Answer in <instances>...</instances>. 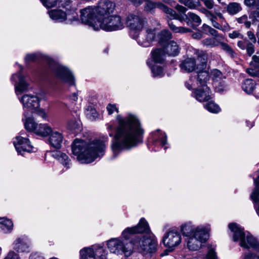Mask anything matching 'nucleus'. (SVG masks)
Masks as SVG:
<instances>
[{
	"label": "nucleus",
	"mask_w": 259,
	"mask_h": 259,
	"mask_svg": "<svg viewBox=\"0 0 259 259\" xmlns=\"http://www.w3.org/2000/svg\"><path fill=\"white\" fill-rule=\"evenodd\" d=\"M116 126L111 123L106 124L109 136H113L111 150L112 158H116L123 150H130L143 142L145 130L138 116L128 112L125 115H118L116 117Z\"/></svg>",
	"instance_id": "f257e3e1"
},
{
	"label": "nucleus",
	"mask_w": 259,
	"mask_h": 259,
	"mask_svg": "<svg viewBox=\"0 0 259 259\" xmlns=\"http://www.w3.org/2000/svg\"><path fill=\"white\" fill-rule=\"evenodd\" d=\"M115 4L108 0H100L96 6H89L80 11L82 22L95 30L113 31L125 27V20L113 13Z\"/></svg>",
	"instance_id": "f03ea898"
},
{
	"label": "nucleus",
	"mask_w": 259,
	"mask_h": 259,
	"mask_svg": "<svg viewBox=\"0 0 259 259\" xmlns=\"http://www.w3.org/2000/svg\"><path fill=\"white\" fill-rule=\"evenodd\" d=\"M179 230L187 248L190 250L196 251L206 242L210 227L208 224L196 226L193 222L187 221L180 226Z\"/></svg>",
	"instance_id": "7ed1b4c3"
},
{
	"label": "nucleus",
	"mask_w": 259,
	"mask_h": 259,
	"mask_svg": "<svg viewBox=\"0 0 259 259\" xmlns=\"http://www.w3.org/2000/svg\"><path fill=\"white\" fill-rule=\"evenodd\" d=\"M105 147V141L94 140L87 143L76 139L72 144L71 149L73 154L77 156L80 163H90L104 154Z\"/></svg>",
	"instance_id": "20e7f679"
},
{
	"label": "nucleus",
	"mask_w": 259,
	"mask_h": 259,
	"mask_svg": "<svg viewBox=\"0 0 259 259\" xmlns=\"http://www.w3.org/2000/svg\"><path fill=\"white\" fill-rule=\"evenodd\" d=\"M23 67L19 66V71L13 74L11 77V81L15 86V91L20 102L23 104L24 108L33 110L39 106V99L34 95L25 94L22 97H19L24 92L27 91L29 87V82L22 74Z\"/></svg>",
	"instance_id": "39448f33"
},
{
	"label": "nucleus",
	"mask_w": 259,
	"mask_h": 259,
	"mask_svg": "<svg viewBox=\"0 0 259 259\" xmlns=\"http://www.w3.org/2000/svg\"><path fill=\"white\" fill-rule=\"evenodd\" d=\"M36 60H42L46 62L49 65L50 71L61 82L66 83L69 85H75V79L71 72L65 66L53 61L47 55L40 52H36L28 54L25 57L26 63Z\"/></svg>",
	"instance_id": "423d86ee"
},
{
	"label": "nucleus",
	"mask_w": 259,
	"mask_h": 259,
	"mask_svg": "<svg viewBox=\"0 0 259 259\" xmlns=\"http://www.w3.org/2000/svg\"><path fill=\"white\" fill-rule=\"evenodd\" d=\"M187 57L183 60L180 64V67L183 71L191 72L197 69H203L206 68L208 59L207 54L192 47L187 51Z\"/></svg>",
	"instance_id": "0eeeda50"
},
{
	"label": "nucleus",
	"mask_w": 259,
	"mask_h": 259,
	"mask_svg": "<svg viewBox=\"0 0 259 259\" xmlns=\"http://www.w3.org/2000/svg\"><path fill=\"white\" fill-rule=\"evenodd\" d=\"M228 227L231 231L230 235L234 242L239 241L242 247L259 251V242L248 232H244L243 228L236 223L229 224Z\"/></svg>",
	"instance_id": "6e6552de"
},
{
	"label": "nucleus",
	"mask_w": 259,
	"mask_h": 259,
	"mask_svg": "<svg viewBox=\"0 0 259 259\" xmlns=\"http://www.w3.org/2000/svg\"><path fill=\"white\" fill-rule=\"evenodd\" d=\"M62 9H54L49 11L50 18L57 22H65L67 24H72L78 20V14L75 9L72 7L71 1L66 0L61 4Z\"/></svg>",
	"instance_id": "1a4fd4ad"
},
{
	"label": "nucleus",
	"mask_w": 259,
	"mask_h": 259,
	"mask_svg": "<svg viewBox=\"0 0 259 259\" xmlns=\"http://www.w3.org/2000/svg\"><path fill=\"white\" fill-rule=\"evenodd\" d=\"M106 244L112 253L117 255L123 254L128 257L133 252V240L130 242H125L120 237L112 238L107 241Z\"/></svg>",
	"instance_id": "9d476101"
},
{
	"label": "nucleus",
	"mask_w": 259,
	"mask_h": 259,
	"mask_svg": "<svg viewBox=\"0 0 259 259\" xmlns=\"http://www.w3.org/2000/svg\"><path fill=\"white\" fill-rule=\"evenodd\" d=\"M133 243L134 249H138L144 254L154 253L158 245L157 239L153 234L136 237L133 240Z\"/></svg>",
	"instance_id": "9b49d317"
},
{
	"label": "nucleus",
	"mask_w": 259,
	"mask_h": 259,
	"mask_svg": "<svg viewBox=\"0 0 259 259\" xmlns=\"http://www.w3.org/2000/svg\"><path fill=\"white\" fill-rule=\"evenodd\" d=\"M28 113L24 112L23 116L24 118H22L25 129L29 131L33 132L36 135L46 137L49 136L52 132V127L47 123H37L34 119L28 117Z\"/></svg>",
	"instance_id": "f8f14e48"
},
{
	"label": "nucleus",
	"mask_w": 259,
	"mask_h": 259,
	"mask_svg": "<svg viewBox=\"0 0 259 259\" xmlns=\"http://www.w3.org/2000/svg\"><path fill=\"white\" fill-rule=\"evenodd\" d=\"M108 252L99 245L84 247L80 250V259H107Z\"/></svg>",
	"instance_id": "ddd939ff"
},
{
	"label": "nucleus",
	"mask_w": 259,
	"mask_h": 259,
	"mask_svg": "<svg viewBox=\"0 0 259 259\" xmlns=\"http://www.w3.org/2000/svg\"><path fill=\"white\" fill-rule=\"evenodd\" d=\"M176 230L167 231L163 236L162 242L164 246L170 250H173L182 242V235Z\"/></svg>",
	"instance_id": "4468645a"
},
{
	"label": "nucleus",
	"mask_w": 259,
	"mask_h": 259,
	"mask_svg": "<svg viewBox=\"0 0 259 259\" xmlns=\"http://www.w3.org/2000/svg\"><path fill=\"white\" fill-rule=\"evenodd\" d=\"M146 22L140 14H130L126 18L125 23L131 31H140Z\"/></svg>",
	"instance_id": "2eb2a0df"
},
{
	"label": "nucleus",
	"mask_w": 259,
	"mask_h": 259,
	"mask_svg": "<svg viewBox=\"0 0 259 259\" xmlns=\"http://www.w3.org/2000/svg\"><path fill=\"white\" fill-rule=\"evenodd\" d=\"M145 3L144 10L147 12H150L156 8H158L164 12L166 17L170 19V18H175L176 17V11L167 7L161 2H154L150 0H144L143 3Z\"/></svg>",
	"instance_id": "dca6fc26"
},
{
	"label": "nucleus",
	"mask_w": 259,
	"mask_h": 259,
	"mask_svg": "<svg viewBox=\"0 0 259 259\" xmlns=\"http://www.w3.org/2000/svg\"><path fill=\"white\" fill-rule=\"evenodd\" d=\"M23 133H20V135L16 136L13 139V144L18 154L23 155L25 152H30L32 151L33 147L30 143L28 139L22 136Z\"/></svg>",
	"instance_id": "f3484780"
},
{
	"label": "nucleus",
	"mask_w": 259,
	"mask_h": 259,
	"mask_svg": "<svg viewBox=\"0 0 259 259\" xmlns=\"http://www.w3.org/2000/svg\"><path fill=\"white\" fill-rule=\"evenodd\" d=\"M155 29L147 28L145 32L138 38L137 42L143 47H150L155 38Z\"/></svg>",
	"instance_id": "a211bd4d"
},
{
	"label": "nucleus",
	"mask_w": 259,
	"mask_h": 259,
	"mask_svg": "<svg viewBox=\"0 0 259 259\" xmlns=\"http://www.w3.org/2000/svg\"><path fill=\"white\" fill-rule=\"evenodd\" d=\"M176 17L170 18V20L176 19L183 22L185 21L188 25H192V22L196 24L197 26L199 25L201 23V20L199 16L193 12H188L187 15H185V18L182 15L178 14L176 12Z\"/></svg>",
	"instance_id": "6ab92c4d"
},
{
	"label": "nucleus",
	"mask_w": 259,
	"mask_h": 259,
	"mask_svg": "<svg viewBox=\"0 0 259 259\" xmlns=\"http://www.w3.org/2000/svg\"><path fill=\"white\" fill-rule=\"evenodd\" d=\"M201 87L192 92V96L199 102H207L211 98V91L207 86Z\"/></svg>",
	"instance_id": "aec40b11"
},
{
	"label": "nucleus",
	"mask_w": 259,
	"mask_h": 259,
	"mask_svg": "<svg viewBox=\"0 0 259 259\" xmlns=\"http://www.w3.org/2000/svg\"><path fill=\"white\" fill-rule=\"evenodd\" d=\"M13 245L14 249L19 252H29L31 249L30 241L27 237L25 236L16 239Z\"/></svg>",
	"instance_id": "412c9836"
},
{
	"label": "nucleus",
	"mask_w": 259,
	"mask_h": 259,
	"mask_svg": "<svg viewBox=\"0 0 259 259\" xmlns=\"http://www.w3.org/2000/svg\"><path fill=\"white\" fill-rule=\"evenodd\" d=\"M49 136L48 142L50 145L56 149H60L64 140L62 133L52 130Z\"/></svg>",
	"instance_id": "4be33fe9"
},
{
	"label": "nucleus",
	"mask_w": 259,
	"mask_h": 259,
	"mask_svg": "<svg viewBox=\"0 0 259 259\" xmlns=\"http://www.w3.org/2000/svg\"><path fill=\"white\" fill-rule=\"evenodd\" d=\"M165 53L162 48L156 49L151 52L152 60H148L147 64L149 66H151L153 64L162 63L165 59Z\"/></svg>",
	"instance_id": "5701e85b"
},
{
	"label": "nucleus",
	"mask_w": 259,
	"mask_h": 259,
	"mask_svg": "<svg viewBox=\"0 0 259 259\" xmlns=\"http://www.w3.org/2000/svg\"><path fill=\"white\" fill-rule=\"evenodd\" d=\"M151 138L154 144H158L161 146H165L167 145V136L165 133L159 130H157L151 134Z\"/></svg>",
	"instance_id": "b1692460"
},
{
	"label": "nucleus",
	"mask_w": 259,
	"mask_h": 259,
	"mask_svg": "<svg viewBox=\"0 0 259 259\" xmlns=\"http://www.w3.org/2000/svg\"><path fill=\"white\" fill-rule=\"evenodd\" d=\"M216 15L217 16L210 20L213 27L223 31L227 29L229 27V25L225 20L223 14L218 12L216 13Z\"/></svg>",
	"instance_id": "393cba45"
},
{
	"label": "nucleus",
	"mask_w": 259,
	"mask_h": 259,
	"mask_svg": "<svg viewBox=\"0 0 259 259\" xmlns=\"http://www.w3.org/2000/svg\"><path fill=\"white\" fill-rule=\"evenodd\" d=\"M52 156L62 164L66 169L70 167L71 165V160L68 156L65 153L60 151H56L53 152Z\"/></svg>",
	"instance_id": "a878e982"
},
{
	"label": "nucleus",
	"mask_w": 259,
	"mask_h": 259,
	"mask_svg": "<svg viewBox=\"0 0 259 259\" xmlns=\"http://www.w3.org/2000/svg\"><path fill=\"white\" fill-rule=\"evenodd\" d=\"M163 46V48L162 49L164 50V52L169 56H175L180 52V48L177 42L174 41H170Z\"/></svg>",
	"instance_id": "bb28decb"
},
{
	"label": "nucleus",
	"mask_w": 259,
	"mask_h": 259,
	"mask_svg": "<svg viewBox=\"0 0 259 259\" xmlns=\"http://www.w3.org/2000/svg\"><path fill=\"white\" fill-rule=\"evenodd\" d=\"M250 67L246 69V72L249 75L255 76H259V57L254 55L250 62Z\"/></svg>",
	"instance_id": "cd10ccee"
},
{
	"label": "nucleus",
	"mask_w": 259,
	"mask_h": 259,
	"mask_svg": "<svg viewBox=\"0 0 259 259\" xmlns=\"http://www.w3.org/2000/svg\"><path fill=\"white\" fill-rule=\"evenodd\" d=\"M255 187L250 195V197L254 202L255 211L259 217V176L256 180H254Z\"/></svg>",
	"instance_id": "c85d7f7f"
},
{
	"label": "nucleus",
	"mask_w": 259,
	"mask_h": 259,
	"mask_svg": "<svg viewBox=\"0 0 259 259\" xmlns=\"http://www.w3.org/2000/svg\"><path fill=\"white\" fill-rule=\"evenodd\" d=\"M133 228H136L137 231H136V234H146V236H148L150 234H153L150 229L149 224L147 221L143 218H141L138 224V225Z\"/></svg>",
	"instance_id": "c756f323"
},
{
	"label": "nucleus",
	"mask_w": 259,
	"mask_h": 259,
	"mask_svg": "<svg viewBox=\"0 0 259 259\" xmlns=\"http://www.w3.org/2000/svg\"><path fill=\"white\" fill-rule=\"evenodd\" d=\"M207 67V66L206 67ZM198 73L197 81L200 86H207L206 83L207 81L209 80L210 76L209 73L206 70V68L202 70L197 69Z\"/></svg>",
	"instance_id": "7c9ffc66"
},
{
	"label": "nucleus",
	"mask_w": 259,
	"mask_h": 259,
	"mask_svg": "<svg viewBox=\"0 0 259 259\" xmlns=\"http://www.w3.org/2000/svg\"><path fill=\"white\" fill-rule=\"evenodd\" d=\"M0 229L5 233H11L13 229L12 221L6 218H0Z\"/></svg>",
	"instance_id": "2f4dec72"
},
{
	"label": "nucleus",
	"mask_w": 259,
	"mask_h": 259,
	"mask_svg": "<svg viewBox=\"0 0 259 259\" xmlns=\"http://www.w3.org/2000/svg\"><path fill=\"white\" fill-rule=\"evenodd\" d=\"M136 231H137L136 228H126L122 231L120 238H122L125 242H130L132 240H134L135 238L139 237V236H136L134 239L133 238V236L136 234Z\"/></svg>",
	"instance_id": "473e14b6"
},
{
	"label": "nucleus",
	"mask_w": 259,
	"mask_h": 259,
	"mask_svg": "<svg viewBox=\"0 0 259 259\" xmlns=\"http://www.w3.org/2000/svg\"><path fill=\"white\" fill-rule=\"evenodd\" d=\"M255 82L251 79H245L242 85L243 90L247 94H251L254 91Z\"/></svg>",
	"instance_id": "72a5a7b5"
},
{
	"label": "nucleus",
	"mask_w": 259,
	"mask_h": 259,
	"mask_svg": "<svg viewBox=\"0 0 259 259\" xmlns=\"http://www.w3.org/2000/svg\"><path fill=\"white\" fill-rule=\"evenodd\" d=\"M242 10V7L240 4L238 3H230L227 7V11L231 15H236Z\"/></svg>",
	"instance_id": "f704fd0d"
},
{
	"label": "nucleus",
	"mask_w": 259,
	"mask_h": 259,
	"mask_svg": "<svg viewBox=\"0 0 259 259\" xmlns=\"http://www.w3.org/2000/svg\"><path fill=\"white\" fill-rule=\"evenodd\" d=\"M171 33L167 30H163L159 34V43L164 46L171 38Z\"/></svg>",
	"instance_id": "c9c22d12"
},
{
	"label": "nucleus",
	"mask_w": 259,
	"mask_h": 259,
	"mask_svg": "<svg viewBox=\"0 0 259 259\" xmlns=\"http://www.w3.org/2000/svg\"><path fill=\"white\" fill-rule=\"evenodd\" d=\"M179 2L190 9H195L201 5L198 0H179Z\"/></svg>",
	"instance_id": "e433bc0d"
},
{
	"label": "nucleus",
	"mask_w": 259,
	"mask_h": 259,
	"mask_svg": "<svg viewBox=\"0 0 259 259\" xmlns=\"http://www.w3.org/2000/svg\"><path fill=\"white\" fill-rule=\"evenodd\" d=\"M80 120L76 119L68 121L67 128L73 133H77L80 128Z\"/></svg>",
	"instance_id": "4c0bfd02"
},
{
	"label": "nucleus",
	"mask_w": 259,
	"mask_h": 259,
	"mask_svg": "<svg viewBox=\"0 0 259 259\" xmlns=\"http://www.w3.org/2000/svg\"><path fill=\"white\" fill-rule=\"evenodd\" d=\"M204 107L208 111L213 113H218L221 111V108L219 105L213 101L208 102L204 105Z\"/></svg>",
	"instance_id": "58836bf2"
},
{
	"label": "nucleus",
	"mask_w": 259,
	"mask_h": 259,
	"mask_svg": "<svg viewBox=\"0 0 259 259\" xmlns=\"http://www.w3.org/2000/svg\"><path fill=\"white\" fill-rule=\"evenodd\" d=\"M168 26L170 29L175 33H187L190 32V29L184 27H177L172 22L168 21Z\"/></svg>",
	"instance_id": "ea45409f"
},
{
	"label": "nucleus",
	"mask_w": 259,
	"mask_h": 259,
	"mask_svg": "<svg viewBox=\"0 0 259 259\" xmlns=\"http://www.w3.org/2000/svg\"><path fill=\"white\" fill-rule=\"evenodd\" d=\"M209 76L211 77L214 82V83H217L218 82L222 80L224 78L222 72L218 69H213L210 73Z\"/></svg>",
	"instance_id": "a19ab883"
},
{
	"label": "nucleus",
	"mask_w": 259,
	"mask_h": 259,
	"mask_svg": "<svg viewBox=\"0 0 259 259\" xmlns=\"http://www.w3.org/2000/svg\"><path fill=\"white\" fill-rule=\"evenodd\" d=\"M149 67L151 68L153 76L162 77L164 75L163 70L161 67L155 64L151 65Z\"/></svg>",
	"instance_id": "79ce46f5"
},
{
	"label": "nucleus",
	"mask_w": 259,
	"mask_h": 259,
	"mask_svg": "<svg viewBox=\"0 0 259 259\" xmlns=\"http://www.w3.org/2000/svg\"><path fill=\"white\" fill-rule=\"evenodd\" d=\"M249 18L251 19L252 24L257 25L259 28V12L256 10L251 11L249 14Z\"/></svg>",
	"instance_id": "37998d69"
},
{
	"label": "nucleus",
	"mask_w": 259,
	"mask_h": 259,
	"mask_svg": "<svg viewBox=\"0 0 259 259\" xmlns=\"http://www.w3.org/2000/svg\"><path fill=\"white\" fill-rule=\"evenodd\" d=\"M219 45H220L221 49L230 55L231 57L234 58L235 56L236 53L227 44L219 42Z\"/></svg>",
	"instance_id": "c03bdc74"
},
{
	"label": "nucleus",
	"mask_w": 259,
	"mask_h": 259,
	"mask_svg": "<svg viewBox=\"0 0 259 259\" xmlns=\"http://www.w3.org/2000/svg\"><path fill=\"white\" fill-rule=\"evenodd\" d=\"M204 45L214 47L219 45V41L215 38H207L202 40Z\"/></svg>",
	"instance_id": "a18cd8bd"
},
{
	"label": "nucleus",
	"mask_w": 259,
	"mask_h": 259,
	"mask_svg": "<svg viewBox=\"0 0 259 259\" xmlns=\"http://www.w3.org/2000/svg\"><path fill=\"white\" fill-rule=\"evenodd\" d=\"M238 23L244 24L246 28H249L251 26V22L248 21V16L247 15H244L236 19Z\"/></svg>",
	"instance_id": "49530a36"
},
{
	"label": "nucleus",
	"mask_w": 259,
	"mask_h": 259,
	"mask_svg": "<svg viewBox=\"0 0 259 259\" xmlns=\"http://www.w3.org/2000/svg\"><path fill=\"white\" fill-rule=\"evenodd\" d=\"M198 83L195 76H191L190 78L186 82L185 86L189 90H192L196 85Z\"/></svg>",
	"instance_id": "de8ad7c7"
},
{
	"label": "nucleus",
	"mask_w": 259,
	"mask_h": 259,
	"mask_svg": "<svg viewBox=\"0 0 259 259\" xmlns=\"http://www.w3.org/2000/svg\"><path fill=\"white\" fill-rule=\"evenodd\" d=\"M214 87L217 92L221 93L227 88V85L224 80H221L214 83Z\"/></svg>",
	"instance_id": "09e8293b"
},
{
	"label": "nucleus",
	"mask_w": 259,
	"mask_h": 259,
	"mask_svg": "<svg viewBox=\"0 0 259 259\" xmlns=\"http://www.w3.org/2000/svg\"><path fill=\"white\" fill-rule=\"evenodd\" d=\"M202 29L206 33H208L210 35L217 37L218 36V33L217 30L211 28L210 26L204 24L202 26Z\"/></svg>",
	"instance_id": "8fccbe9b"
},
{
	"label": "nucleus",
	"mask_w": 259,
	"mask_h": 259,
	"mask_svg": "<svg viewBox=\"0 0 259 259\" xmlns=\"http://www.w3.org/2000/svg\"><path fill=\"white\" fill-rule=\"evenodd\" d=\"M42 5L47 8L55 7L57 3V0H40Z\"/></svg>",
	"instance_id": "3c124183"
},
{
	"label": "nucleus",
	"mask_w": 259,
	"mask_h": 259,
	"mask_svg": "<svg viewBox=\"0 0 259 259\" xmlns=\"http://www.w3.org/2000/svg\"><path fill=\"white\" fill-rule=\"evenodd\" d=\"M106 109L109 115H111L114 112H118V109L115 104H108L106 107Z\"/></svg>",
	"instance_id": "603ef678"
},
{
	"label": "nucleus",
	"mask_w": 259,
	"mask_h": 259,
	"mask_svg": "<svg viewBox=\"0 0 259 259\" xmlns=\"http://www.w3.org/2000/svg\"><path fill=\"white\" fill-rule=\"evenodd\" d=\"M204 259H218L216 252L213 248H209Z\"/></svg>",
	"instance_id": "864d4df0"
},
{
	"label": "nucleus",
	"mask_w": 259,
	"mask_h": 259,
	"mask_svg": "<svg viewBox=\"0 0 259 259\" xmlns=\"http://www.w3.org/2000/svg\"><path fill=\"white\" fill-rule=\"evenodd\" d=\"M245 49H246L247 54L249 56H251L254 52V45L252 42H247Z\"/></svg>",
	"instance_id": "5fc2aeb1"
},
{
	"label": "nucleus",
	"mask_w": 259,
	"mask_h": 259,
	"mask_svg": "<svg viewBox=\"0 0 259 259\" xmlns=\"http://www.w3.org/2000/svg\"><path fill=\"white\" fill-rule=\"evenodd\" d=\"M87 115L88 117L92 120L95 119L98 116V113L96 110L93 108H91L90 111L89 110H87Z\"/></svg>",
	"instance_id": "6e6d98bb"
},
{
	"label": "nucleus",
	"mask_w": 259,
	"mask_h": 259,
	"mask_svg": "<svg viewBox=\"0 0 259 259\" xmlns=\"http://www.w3.org/2000/svg\"><path fill=\"white\" fill-rule=\"evenodd\" d=\"M244 3L248 7H254L257 9V0H244Z\"/></svg>",
	"instance_id": "4d7b16f0"
},
{
	"label": "nucleus",
	"mask_w": 259,
	"mask_h": 259,
	"mask_svg": "<svg viewBox=\"0 0 259 259\" xmlns=\"http://www.w3.org/2000/svg\"><path fill=\"white\" fill-rule=\"evenodd\" d=\"M229 36L232 39L236 38H243V35L237 31H234L232 33H230Z\"/></svg>",
	"instance_id": "13d9d810"
},
{
	"label": "nucleus",
	"mask_w": 259,
	"mask_h": 259,
	"mask_svg": "<svg viewBox=\"0 0 259 259\" xmlns=\"http://www.w3.org/2000/svg\"><path fill=\"white\" fill-rule=\"evenodd\" d=\"M176 9L177 11H178L180 13H181L182 14H180V15H183L185 18V15H186L185 13L186 12L187 9L186 7L178 5L176 6Z\"/></svg>",
	"instance_id": "bf43d9fd"
},
{
	"label": "nucleus",
	"mask_w": 259,
	"mask_h": 259,
	"mask_svg": "<svg viewBox=\"0 0 259 259\" xmlns=\"http://www.w3.org/2000/svg\"><path fill=\"white\" fill-rule=\"evenodd\" d=\"M5 259H19V255L14 251H10Z\"/></svg>",
	"instance_id": "052dcab7"
},
{
	"label": "nucleus",
	"mask_w": 259,
	"mask_h": 259,
	"mask_svg": "<svg viewBox=\"0 0 259 259\" xmlns=\"http://www.w3.org/2000/svg\"><path fill=\"white\" fill-rule=\"evenodd\" d=\"M244 259H259V254L248 253L245 255Z\"/></svg>",
	"instance_id": "680f3d73"
},
{
	"label": "nucleus",
	"mask_w": 259,
	"mask_h": 259,
	"mask_svg": "<svg viewBox=\"0 0 259 259\" xmlns=\"http://www.w3.org/2000/svg\"><path fill=\"white\" fill-rule=\"evenodd\" d=\"M203 12L205 14L207 18L210 21L212 19H214L215 17H217V15H213L211 12L204 9Z\"/></svg>",
	"instance_id": "e2e57ef3"
},
{
	"label": "nucleus",
	"mask_w": 259,
	"mask_h": 259,
	"mask_svg": "<svg viewBox=\"0 0 259 259\" xmlns=\"http://www.w3.org/2000/svg\"><path fill=\"white\" fill-rule=\"evenodd\" d=\"M249 41L246 39L244 40H239L238 41L237 45L241 49L245 50L247 46V43Z\"/></svg>",
	"instance_id": "0e129e2a"
},
{
	"label": "nucleus",
	"mask_w": 259,
	"mask_h": 259,
	"mask_svg": "<svg viewBox=\"0 0 259 259\" xmlns=\"http://www.w3.org/2000/svg\"><path fill=\"white\" fill-rule=\"evenodd\" d=\"M247 35L248 39L251 41V42H252V43L256 42V37L255 36V35L252 31H248L247 33Z\"/></svg>",
	"instance_id": "69168bd1"
},
{
	"label": "nucleus",
	"mask_w": 259,
	"mask_h": 259,
	"mask_svg": "<svg viewBox=\"0 0 259 259\" xmlns=\"http://www.w3.org/2000/svg\"><path fill=\"white\" fill-rule=\"evenodd\" d=\"M204 4L205 6L209 9H211L213 8L214 6V2L212 0H204Z\"/></svg>",
	"instance_id": "338daca9"
},
{
	"label": "nucleus",
	"mask_w": 259,
	"mask_h": 259,
	"mask_svg": "<svg viewBox=\"0 0 259 259\" xmlns=\"http://www.w3.org/2000/svg\"><path fill=\"white\" fill-rule=\"evenodd\" d=\"M29 259H44V258L38 253H32L30 255Z\"/></svg>",
	"instance_id": "774afa93"
}]
</instances>
